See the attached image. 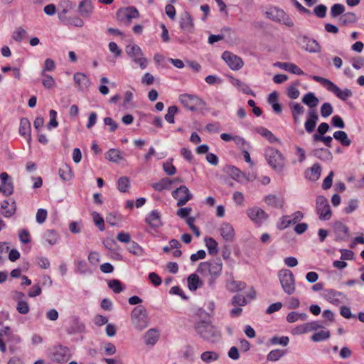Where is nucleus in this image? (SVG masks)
I'll list each match as a JSON object with an SVG mask.
<instances>
[{"label": "nucleus", "mask_w": 364, "mask_h": 364, "mask_svg": "<svg viewBox=\"0 0 364 364\" xmlns=\"http://www.w3.org/2000/svg\"><path fill=\"white\" fill-rule=\"evenodd\" d=\"M197 334L204 341L217 343L222 338V333L218 327L213 325L210 321H197L194 324Z\"/></svg>", "instance_id": "1"}, {"label": "nucleus", "mask_w": 364, "mask_h": 364, "mask_svg": "<svg viewBox=\"0 0 364 364\" xmlns=\"http://www.w3.org/2000/svg\"><path fill=\"white\" fill-rule=\"evenodd\" d=\"M302 102L309 107L307 112V119L304 123V128L307 133H312L318 120L317 111L314 109L318 104V99L313 92H308L304 95Z\"/></svg>", "instance_id": "2"}, {"label": "nucleus", "mask_w": 364, "mask_h": 364, "mask_svg": "<svg viewBox=\"0 0 364 364\" xmlns=\"http://www.w3.org/2000/svg\"><path fill=\"white\" fill-rule=\"evenodd\" d=\"M311 78L314 81L321 83L329 92H333L338 98L343 101L347 100L353 95V92L350 89L345 88L344 90H341L336 84L327 78L318 75H314Z\"/></svg>", "instance_id": "3"}, {"label": "nucleus", "mask_w": 364, "mask_h": 364, "mask_svg": "<svg viewBox=\"0 0 364 364\" xmlns=\"http://www.w3.org/2000/svg\"><path fill=\"white\" fill-rule=\"evenodd\" d=\"M265 159L269 165L277 172L281 173L284 170L285 159L277 149L268 148L265 151Z\"/></svg>", "instance_id": "4"}, {"label": "nucleus", "mask_w": 364, "mask_h": 364, "mask_svg": "<svg viewBox=\"0 0 364 364\" xmlns=\"http://www.w3.org/2000/svg\"><path fill=\"white\" fill-rule=\"evenodd\" d=\"M223 269V264L220 259H213L210 262H200L197 268V272L202 275L210 274L212 277H218Z\"/></svg>", "instance_id": "5"}, {"label": "nucleus", "mask_w": 364, "mask_h": 364, "mask_svg": "<svg viewBox=\"0 0 364 364\" xmlns=\"http://www.w3.org/2000/svg\"><path fill=\"white\" fill-rule=\"evenodd\" d=\"M131 320L139 331L146 328L149 325V318L145 307L141 305L136 306L132 311Z\"/></svg>", "instance_id": "6"}, {"label": "nucleus", "mask_w": 364, "mask_h": 364, "mask_svg": "<svg viewBox=\"0 0 364 364\" xmlns=\"http://www.w3.org/2000/svg\"><path fill=\"white\" fill-rule=\"evenodd\" d=\"M281 286L288 295L295 291V279L292 272L289 269H282L278 273Z\"/></svg>", "instance_id": "7"}, {"label": "nucleus", "mask_w": 364, "mask_h": 364, "mask_svg": "<svg viewBox=\"0 0 364 364\" xmlns=\"http://www.w3.org/2000/svg\"><path fill=\"white\" fill-rule=\"evenodd\" d=\"M116 17L119 21L128 26L132 22V19L139 17V13L136 7L127 6L118 9L116 13Z\"/></svg>", "instance_id": "8"}, {"label": "nucleus", "mask_w": 364, "mask_h": 364, "mask_svg": "<svg viewBox=\"0 0 364 364\" xmlns=\"http://www.w3.org/2000/svg\"><path fill=\"white\" fill-rule=\"evenodd\" d=\"M316 210L321 220H328L332 215V212L328 200L323 196H318L316 200Z\"/></svg>", "instance_id": "9"}, {"label": "nucleus", "mask_w": 364, "mask_h": 364, "mask_svg": "<svg viewBox=\"0 0 364 364\" xmlns=\"http://www.w3.org/2000/svg\"><path fill=\"white\" fill-rule=\"evenodd\" d=\"M171 195L173 198L178 200L177 205L178 207L186 205V203L193 198L192 193L185 185H181L180 187L173 191Z\"/></svg>", "instance_id": "10"}, {"label": "nucleus", "mask_w": 364, "mask_h": 364, "mask_svg": "<svg viewBox=\"0 0 364 364\" xmlns=\"http://www.w3.org/2000/svg\"><path fill=\"white\" fill-rule=\"evenodd\" d=\"M180 102L191 111H195L196 106L202 104L203 102L197 96L188 94H183L179 97Z\"/></svg>", "instance_id": "11"}, {"label": "nucleus", "mask_w": 364, "mask_h": 364, "mask_svg": "<svg viewBox=\"0 0 364 364\" xmlns=\"http://www.w3.org/2000/svg\"><path fill=\"white\" fill-rule=\"evenodd\" d=\"M180 28L188 33H192L193 31V19L188 11H184L180 17Z\"/></svg>", "instance_id": "12"}, {"label": "nucleus", "mask_w": 364, "mask_h": 364, "mask_svg": "<svg viewBox=\"0 0 364 364\" xmlns=\"http://www.w3.org/2000/svg\"><path fill=\"white\" fill-rule=\"evenodd\" d=\"M247 213L250 220L257 224H262L268 218V215L258 207L250 208Z\"/></svg>", "instance_id": "13"}, {"label": "nucleus", "mask_w": 364, "mask_h": 364, "mask_svg": "<svg viewBox=\"0 0 364 364\" xmlns=\"http://www.w3.org/2000/svg\"><path fill=\"white\" fill-rule=\"evenodd\" d=\"M322 328L318 321H312L299 325L293 330L294 334H303Z\"/></svg>", "instance_id": "14"}, {"label": "nucleus", "mask_w": 364, "mask_h": 364, "mask_svg": "<svg viewBox=\"0 0 364 364\" xmlns=\"http://www.w3.org/2000/svg\"><path fill=\"white\" fill-rule=\"evenodd\" d=\"M9 176L6 172H3L0 174V179L1 181L0 191L6 196L11 195L14 192L13 183L11 180L9 181Z\"/></svg>", "instance_id": "15"}, {"label": "nucleus", "mask_w": 364, "mask_h": 364, "mask_svg": "<svg viewBox=\"0 0 364 364\" xmlns=\"http://www.w3.org/2000/svg\"><path fill=\"white\" fill-rule=\"evenodd\" d=\"M94 6L91 0H82L78 5L77 11L84 18H89L93 13Z\"/></svg>", "instance_id": "16"}, {"label": "nucleus", "mask_w": 364, "mask_h": 364, "mask_svg": "<svg viewBox=\"0 0 364 364\" xmlns=\"http://www.w3.org/2000/svg\"><path fill=\"white\" fill-rule=\"evenodd\" d=\"M73 79L75 85L78 87L80 91L87 90L90 85V81L89 78L82 73H77L74 75Z\"/></svg>", "instance_id": "17"}, {"label": "nucleus", "mask_w": 364, "mask_h": 364, "mask_svg": "<svg viewBox=\"0 0 364 364\" xmlns=\"http://www.w3.org/2000/svg\"><path fill=\"white\" fill-rule=\"evenodd\" d=\"M31 123H30L29 120L28 119V118H26V117L21 118V121H20V126H19L18 132L21 136L26 138V140L28 143H30L31 141Z\"/></svg>", "instance_id": "18"}, {"label": "nucleus", "mask_w": 364, "mask_h": 364, "mask_svg": "<svg viewBox=\"0 0 364 364\" xmlns=\"http://www.w3.org/2000/svg\"><path fill=\"white\" fill-rule=\"evenodd\" d=\"M85 326L80 321V318L77 316H75L72 318L70 321V326L68 328L67 332L68 334H75L78 333H82L85 331Z\"/></svg>", "instance_id": "19"}, {"label": "nucleus", "mask_w": 364, "mask_h": 364, "mask_svg": "<svg viewBox=\"0 0 364 364\" xmlns=\"http://www.w3.org/2000/svg\"><path fill=\"white\" fill-rule=\"evenodd\" d=\"M229 176L240 183L244 184L250 181V178L235 166H229Z\"/></svg>", "instance_id": "20"}, {"label": "nucleus", "mask_w": 364, "mask_h": 364, "mask_svg": "<svg viewBox=\"0 0 364 364\" xmlns=\"http://www.w3.org/2000/svg\"><path fill=\"white\" fill-rule=\"evenodd\" d=\"M159 336L160 333L157 328H150L144 336V342L146 345L154 346L159 341Z\"/></svg>", "instance_id": "21"}, {"label": "nucleus", "mask_w": 364, "mask_h": 364, "mask_svg": "<svg viewBox=\"0 0 364 364\" xmlns=\"http://www.w3.org/2000/svg\"><path fill=\"white\" fill-rule=\"evenodd\" d=\"M145 222L151 228H159L161 225L160 213L157 210H152L145 218Z\"/></svg>", "instance_id": "22"}, {"label": "nucleus", "mask_w": 364, "mask_h": 364, "mask_svg": "<svg viewBox=\"0 0 364 364\" xmlns=\"http://www.w3.org/2000/svg\"><path fill=\"white\" fill-rule=\"evenodd\" d=\"M265 203L274 208H282L284 204V200L282 197H279L274 194H269L264 198Z\"/></svg>", "instance_id": "23"}, {"label": "nucleus", "mask_w": 364, "mask_h": 364, "mask_svg": "<svg viewBox=\"0 0 364 364\" xmlns=\"http://www.w3.org/2000/svg\"><path fill=\"white\" fill-rule=\"evenodd\" d=\"M302 44L303 47L310 53H318L321 50L318 43L314 39L304 37Z\"/></svg>", "instance_id": "24"}, {"label": "nucleus", "mask_w": 364, "mask_h": 364, "mask_svg": "<svg viewBox=\"0 0 364 364\" xmlns=\"http://www.w3.org/2000/svg\"><path fill=\"white\" fill-rule=\"evenodd\" d=\"M321 173V167L318 164H314L305 173L306 177L311 181H316L320 178Z\"/></svg>", "instance_id": "25"}, {"label": "nucleus", "mask_w": 364, "mask_h": 364, "mask_svg": "<svg viewBox=\"0 0 364 364\" xmlns=\"http://www.w3.org/2000/svg\"><path fill=\"white\" fill-rule=\"evenodd\" d=\"M188 282V287L190 291H196L198 288L203 286V281L199 278V277L193 273L188 276L187 279Z\"/></svg>", "instance_id": "26"}, {"label": "nucleus", "mask_w": 364, "mask_h": 364, "mask_svg": "<svg viewBox=\"0 0 364 364\" xmlns=\"http://www.w3.org/2000/svg\"><path fill=\"white\" fill-rule=\"evenodd\" d=\"M243 65L244 62L240 57L229 53V68L232 70H239Z\"/></svg>", "instance_id": "27"}, {"label": "nucleus", "mask_w": 364, "mask_h": 364, "mask_svg": "<svg viewBox=\"0 0 364 364\" xmlns=\"http://www.w3.org/2000/svg\"><path fill=\"white\" fill-rule=\"evenodd\" d=\"M335 232L338 237L342 240H344L349 236L348 228L341 222H336L333 225Z\"/></svg>", "instance_id": "28"}, {"label": "nucleus", "mask_w": 364, "mask_h": 364, "mask_svg": "<svg viewBox=\"0 0 364 364\" xmlns=\"http://www.w3.org/2000/svg\"><path fill=\"white\" fill-rule=\"evenodd\" d=\"M125 51L133 61L134 59L143 55V52L141 48L136 44L127 46Z\"/></svg>", "instance_id": "29"}, {"label": "nucleus", "mask_w": 364, "mask_h": 364, "mask_svg": "<svg viewBox=\"0 0 364 364\" xmlns=\"http://www.w3.org/2000/svg\"><path fill=\"white\" fill-rule=\"evenodd\" d=\"M58 174L60 178L64 181H68L73 178L71 168L68 164H63L59 168Z\"/></svg>", "instance_id": "30"}, {"label": "nucleus", "mask_w": 364, "mask_h": 364, "mask_svg": "<svg viewBox=\"0 0 364 364\" xmlns=\"http://www.w3.org/2000/svg\"><path fill=\"white\" fill-rule=\"evenodd\" d=\"M333 138L338 141L343 146H348L351 144V140L348 137L344 131H336L333 133Z\"/></svg>", "instance_id": "31"}, {"label": "nucleus", "mask_w": 364, "mask_h": 364, "mask_svg": "<svg viewBox=\"0 0 364 364\" xmlns=\"http://www.w3.org/2000/svg\"><path fill=\"white\" fill-rule=\"evenodd\" d=\"M105 159L109 160V161L114 163H118L119 161L123 159L122 156L121 151L118 149H110L105 154Z\"/></svg>", "instance_id": "32"}, {"label": "nucleus", "mask_w": 364, "mask_h": 364, "mask_svg": "<svg viewBox=\"0 0 364 364\" xmlns=\"http://www.w3.org/2000/svg\"><path fill=\"white\" fill-rule=\"evenodd\" d=\"M43 237L50 245L56 244L58 241V235L54 230H47L45 231Z\"/></svg>", "instance_id": "33"}, {"label": "nucleus", "mask_w": 364, "mask_h": 364, "mask_svg": "<svg viewBox=\"0 0 364 364\" xmlns=\"http://www.w3.org/2000/svg\"><path fill=\"white\" fill-rule=\"evenodd\" d=\"M171 184H172L171 179L168 178H164L160 181L152 183L151 186L155 191L161 192L165 189H169Z\"/></svg>", "instance_id": "34"}, {"label": "nucleus", "mask_w": 364, "mask_h": 364, "mask_svg": "<svg viewBox=\"0 0 364 364\" xmlns=\"http://www.w3.org/2000/svg\"><path fill=\"white\" fill-rule=\"evenodd\" d=\"M229 141H233L241 151L250 148L249 143L239 136H232L229 134Z\"/></svg>", "instance_id": "35"}, {"label": "nucleus", "mask_w": 364, "mask_h": 364, "mask_svg": "<svg viewBox=\"0 0 364 364\" xmlns=\"http://www.w3.org/2000/svg\"><path fill=\"white\" fill-rule=\"evenodd\" d=\"M281 68L298 75H304L303 70L296 65L291 63H283L281 64Z\"/></svg>", "instance_id": "36"}, {"label": "nucleus", "mask_w": 364, "mask_h": 364, "mask_svg": "<svg viewBox=\"0 0 364 364\" xmlns=\"http://www.w3.org/2000/svg\"><path fill=\"white\" fill-rule=\"evenodd\" d=\"M205 246L210 255H216L218 252V243L212 237L205 239Z\"/></svg>", "instance_id": "37"}, {"label": "nucleus", "mask_w": 364, "mask_h": 364, "mask_svg": "<svg viewBox=\"0 0 364 364\" xmlns=\"http://www.w3.org/2000/svg\"><path fill=\"white\" fill-rule=\"evenodd\" d=\"M341 296H343V294L341 292L336 291L334 289L326 290V297L332 304H335L338 303L339 297Z\"/></svg>", "instance_id": "38"}, {"label": "nucleus", "mask_w": 364, "mask_h": 364, "mask_svg": "<svg viewBox=\"0 0 364 364\" xmlns=\"http://www.w3.org/2000/svg\"><path fill=\"white\" fill-rule=\"evenodd\" d=\"M118 190L122 193H127L130 187L129 178L127 176L120 177L117 183Z\"/></svg>", "instance_id": "39"}, {"label": "nucleus", "mask_w": 364, "mask_h": 364, "mask_svg": "<svg viewBox=\"0 0 364 364\" xmlns=\"http://www.w3.org/2000/svg\"><path fill=\"white\" fill-rule=\"evenodd\" d=\"M330 337V331L328 330H322L315 333L311 336V340L314 342H319L328 339Z\"/></svg>", "instance_id": "40"}, {"label": "nucleus", "mask_w": 364, "mask_h": 364, "mask_svg": "<svg viewBox=\"0 0 364 364\" xmlns=\"http://www.w3.org/2000/svg\"><path fill=\"white\" fill-rule=\"evenodd\" d=\"M267 15L270 18H272L273 21L277 22H280V19H282V18L286 15V13L279 9H274L269 12L267 13Z\"/></svg>", "instance_id": "41"}, {"label": "nucleus", "mask_w": 364, "mask_h": 364, "mask_svg": "<svg viewBox=\"0 0 364 364\" xmlns=\"http://www.w3.org/2000/svg\"><path fill=\"white\" fill-rule=\"evenodd\" d=\"M92 215L95 225L100 231H104L105 229L104 218L95 211L92 213Z\"/></svg>", "instance_id": "42"}, {"label": "nucleus", "mask_w": 364, "mask_h": 364, "mask_svg": "<svg viewBox=\"0 0 364 364\" xmlns=\"http://www.w3.org/2000/svg\"><path fill=\"white\" fill-rule=\"evenodd\" d=\"M130 253L136 256H141L143 255V248L136 242L132 241L128 247Z\"/></svg>", "instance_id": "43"}, {"label": "nucleus", "mask_w": 364, "mask_h": 364, "mask_svg": "<svg viewBox=\"0 0 364 364\" xmlns=\"http://www.w3.org/2000/svg\"><path fill=\"white\" fill-rule=\"evenodd\" d=\"M108 287L109 289H112L115 294H119L124 290L122 282L116 279L109 280Z\"/></svg>", "instance_id": "44"}, {"label": "nucleus", "mask_w": 364, "mask_h": 364, "mask_svg": "<svg viewBox=\"0 0 364 364\" xmlns=\"http://www.w3.org/2000/svg\"><path fill=\"white\" fill-rule=\"evenodd\" d=\"M357 20L355 14L353 12H347L340 18L343 25L355 23Z\"/></svg>", "instance_id": "45"}, {"label": "nucleus", "mask_w": 364, "mask_h": 364, "mask_svg": "<svg viewBox=\"0 0 364 364\" xmlns=\"http://www.w3.org/2000/svg\"><path fill=\"white\" fill-rule=\"evenodd\" d=\"M245 288L246 284L243 282L232 280L229 282V291H240Z\"/></svg>", "instance_id": "46"}, {"label": "nucleus", "mask_w": 364, "mask_h": 364, "mask_svg": "<svg viewBox=\"0 0 364 364\" xmlns=\"http://www.w3.org/2000/svg\"><path fill=\"white\" fill-rule=\"evenodd\" d=\"M345 11V7L341 4H335L331 8L330 15L331 18H336Z\"/></svg>", "instance_id": "47"}, {"label": "nucleus", "mask_w": 364, "mask_h": 364, "mask_svg": "<svg viewBox=\"0 0 364 364\" xmlns=\"http://www.w3.org/2000/svg\"><path fill=\"white\" fill-rule=\"evenodd\" d=\"M315 156L322 160H328L332 159V154L331 151L327 149H318L315 150Z\"/></svg>", "instance_id": "48"}, {"label": "nucleus", "mask_w": 364, "mask_h": 364, "mask_svg": "<svg viewBox=\"0 0 364 364\" xmlns=\"http://www.w3.org/2000/svg\"><path fill=\"white\" fill-rule=\"evenodd\" d=\"M285 354V352L283 350L280 349H276L271 350L267 356V359L269 361H277L279 358H281L282 356H284Z\"/></svg>", "instance_id": "49"}, {"label": "nucleus", "mask_w": 364, "mask_h": 364, "mask_svg": "<svg viewBox=\"0 0 364 364\" xmlns=\"http://www.w3.org/2000/svg\"><path fill=\"white\" fill-rule=\"evenodd\" d=\"M200 358L203 361L209 363L216 360L218 358V355L213 351H205L201 354Z\"/></svg>", "instance_id": "50"}, {"label": "nucleus", "mask_w": 364, "mask_h": 364, "mask_svg": "<svg viewBox=\"0 0 364 364\" xmlns=\"http://www.w3.org/2000/svg\"><path fill=\"white\" fill-rule=\"evenodd\" d=\"M26 34L27 31L24 28L18 27L13 33L12 38L14 41L17 42H21L25 38Z\"/></svg>", "instance_id": "51"}, {"label": "nucleus", "mask_w": 364, "mask_h": 364, "mask_svg": "<svg viewBox=\"0 0 364 364\" xmlns=\"http://www.w3.org/2000/svg\"><path fill=\"white\" fill-rule=\"evenodd\" d=\"M41 76L44 77L42 80V84L45 88L49 90L55 86V85H56L55 80L51 75L45 74V75H41Z\"/></svg>", "instance_id": "52"}, {"label": "nucleus", "mask_w": 364, "mask_h": 364, "mask_svg": "<svg viewBox=\"0 0 364 364\" xmlns=\"http://www.w3.org/2000/svg\"><path fill=\"white\" fill-rule=\"evenodd\" d=\"M178 109L176 106L173 105L169 107L168 108L167 113L164 117L166 121L171 124L174 123V115L178 112Z\"/></svg>", "instance_id": "53"}, {"label": "nucleus", "mask_w": 364, "mask_h": 364, "mask_svg": "<svg viewBox=\"0 0 364 364\" xmlns=\"http://www.w3.org/2000/svg\"><path fill=\"white\" fill-rule=\"evenodd\" d=\"M55 63L53 60L50 58H47L44 63V67L41 71V75H45L46 72H51L55 69Z\"/></svg>", "instance_id": "54"}, {"label": "nucleus", "mask_w": 364, "mask_h": 364, "mask_svg": "<svg viewBox=\"0 0 364 364\" xmlns=\"http://www.w3.org/2000/svg\"><path fill=\"white\" fill-rule=\"evenodd\" d=\"M257 132L262 135V136L265 137L267 139H268L270 142H274L276 140L275 136L274 134L268 130L267 129L264 127H259L257 129Z\"/></svg>", "instance_id": "55"}, {"label": "nucleus", "mask_w": 364, "mask_h": 364, "mask_svg": "<svg viewBox=\"0 0 364 364\" xmlns=\"http://www.w3.org/2000/svg\"><path fill=\"white\" fill-rule=\"evenodd\" d=\"M50 115V121L47 124V128L48 129H51L52 128H55L58 125V122L56 119L57 118V112L54 109H50L49 112Z\"/></svg>", "instance_id": "56"}, {"label": "nucleus", "mask_w": 364, "mask_h": 364, "mask_svg": "<svg viewBox=\"0 0 364 364\" xmlns=\"http://www.w3.org/2000/svg\"><path fill=\"white\" fill-rule=\"evenodd\" d=\"M312 138H313L314 141H322L326 145V146L331 147L333 137H331V136L313 135Z\"/></svg>", "instance_id": "57"}, {"label": "nucleus", "mask_w": 364, "mask_h": 364, "mask_svg": "<svg viewBox=\"0 0 364 364\" xmlns=\"http://www.w3.org/2000/svg\"><path fill=\"white\" fill-rule=\"evenodd\" d=\"M232 304L235 306H245L247 304V299L240 294H237L232 299Z\"/></svg>", "instance_id": "58"}, {"label": "nucleus", "mask_w": 364, "mask_h": 364, "mask_svg": "<svg viewBox=\"0 0 364 364\" xmlns=\"http://www.w3.org/2000/svg\"><path fill=\"white\" fill-rule=\"evenodd\" d=\"M333 107L329 102H325L321 107V114L323 117H327L333 113Z\"/></svg>", "instance_id": "59"}, {"label": "nucleus", "mask_w": 364, "mask_h": 364, "mask_svg": "<svg viewBox=\"0 0 364 364\" xmlns=\"http://www.w3.org/2000/svg\"><path fill=\"white\" fill-rule=\"evenodd\" d=\"M232 200L237 206H244L245 197L241 192L235 191L232 194Z\"/></svg>", "instance_id": "60"}, {"label": "nucleus", "mask_w": 364, "mask_h": 364, "mask_svg": "<svg viewBox=\"0 0 364 364\" xmlns=\"http://www.w3.org/2000/svg\"><path fill=\"white\" fill-rule=\"evenodd\" d=\"M290 216L289 215H284L282 216L279 223L277 224V228L279 230H284L287 228L290 225H291V222H290Z\"/></svg>", "instance_id": "61"}, {"label": "nucleus", "mask_w": 364, "mask_h": 364, "mask_svg": "<svg viewBox=\"0 0 364 364\" xmlns=\"http://www.w3.org/2000/svg\"><path fill=\"white\" fill-rule=\"evenodd\" d=\"M289 342V339L287 336H274L271 339V343L274 345L280 344L282 346H286L288 345Z\"/></svg>", "instance_id": "62"}, {"label": "nucleus", "mask_w": 364, "mask_h": 364, "mask_svg": "<svg viewBox=\"0 0 364 364\" xmlns=\"http://www.w3.org/2000/svg\"><path fill=\"white\" fill-rule=\"evenodd\" d=\"M327 8L323 4L316 6L314 9V14L318 18H324L326 15Z\"/></svg>", "instance_id": "63"}, {"label": "nucleus", "mask_w": 364, "mask_h": 364, "mask_svg": "<svg viewBox=\"0 0 364 364\" xmlns=\"http://www.w3.org/2000/svg\"><path fill=\"white\" fill-rule=\"evenodd\" d=\"M358 206V201L357 199H351L348 202V206L344 208V212L347 214L353 213L357 209Z\"/></svg>", "instance_id": "64"}]
</instances>
